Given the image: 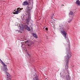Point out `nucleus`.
I'll use <instances>...</instances> for the list:
<instances>
[{"instance_id": "obj_12", "label": "nucleus", "mask_w": 80, "mask_h": 80, "mask_svg": "<svg viewBox=\"0 0 80 80\" xmlns=\"http://www.w3.org/2000/svg\"><path fill=\"white\" fill-rule=\"evenodd\" d=\"M76 3L77 5H80V1L79 0L77 1Z\"/></svg>"}, {"instance_id": "obj_10", "label": "nucleus", "mask_w": 80, "mask_h": 80, "mask_svg": "<svg viewBox=\"0 0 80 80\" xmlns=\"http://www.w3.org/2000/svg\"><path fill=\"white\" fill-rule=\"evenodd\" d=\"M32 35L34 38H38V36L35 33H32Z\"/></svg>"}, {"instance_id": "obj_22", "label": "nucleus", "mask_w": 80, "mask_h": 80, "mask_svg": "<svg viewBox=\"0 0 80 80\" xmlns=\"http://www.w3.org/2000/svg\"><path fill=\"white\" fill-rule=\"evenodd\" d=\"M45 27H44L43 28V30H45V29H45Z\"/></svg>"}, {"instance_id": "obj_23", "label": "nucleus", "mask_w": 80, "mask_h": 80, "mask_svg": "<svg viewBox=\"0 0 80 80\" xmlns=\"http://www.w3.org/2000/svg\"><path fill=\"white\" fill-rule=\"evenodd\" d=\"M61 6H64V5H63V4H62Z\"/></svg>"}, {"instance_id": "obj_5", "label": "nucleus", "mask_w": 80, "mask_h": 80, "mask_svg": "<svg viewBox=\"0 0 80 80\" xmlns=\"http://www.w3.org/2000/svg\"><path fill=\"white\" fill-rule=\"evenodd\" d=\"M61 33L62 34V35L64 36V37L65 38H66V40H67V37H66L67 35V33L64 31H61Z\"/></svg>"}, {"instance_id": "obj_2", "label": "nucleus", "mask_w": 80, "mask_h": 80, "mask_svg": "<svg viewBox=\"0 0 80 80\" xmlns=\"http://www.w3.org/2000/svg\"><path fill=\"white\" fill-rule=\"evenodd\" d=\"M30 3V1H25L22 3V5L26 6V5H28V10H30L31 9H32V5L31 4L29 5Z\"/></svg>"}, {"instance_id": "obj_14", "label": "nucleus", "mask_w": 80, "mask_h": 80, "mask_svg": "<svg viewBox=\"0 0 80 80\" xmlns=\"http://www.w3.org/2000/svg\"><path fill=\"white\" fill-rule=\"evenodd\" d=\"M69 14L72 15H73V12L72 11H70V13H69Z\"/></svg>"}, {"instance_id": "obj_21", "label": "nucleus", "mask_w": 80, "mask_h": 80, "mask_svg": "<svg viewBox=\"0 0 80 80\" xmlns=\"http://www.w3.org/2000/svg\"><path fill=\"white\" fill-rule=\"evenodd\" d=\"M51 23H53V22H52V21H51Z\"/></svg>"}, {"instance_id": "obj_13", "label": "nucleus", "mask_w": 80, "mask_h": 80, "mask_svg": "<svg viewBox=\"0 0 80 80\" xmlns=\"http://www.w3.org/2000/svg\"><path fill=\"white\" fill-rule=\"evenodd\" d=\"M69 43H70V42H69L68 40L67 41L66 43V45H69Z\"/></svg>"}, {"instance_id": "obj_24", "label": "nucleus", "mask_w": 80, "mask_h": 80, "mask_svg": "<svg viewBox=\"0 0 80 80\" xmlns=\"http://www.w3.org/2000/svg\"><path fill=\"white\" fill-rule=\"evenodd\" d=\"M23 20H24V19H22Z\"/></svg>"}, {"instance_id": "obj_17", "label": "nucleus", "mask_w": 80, "mask_h": 80, "mask_svg": "<svg viewBox=\"0 0 80 80\" xmlns=\"http://www.w3.org/2000/svg\"><path fill=\"white\" fill-rule=\"evenodd\" d=\"M18 9L19 10H23V8H18Z\"/></svg>"}, {"instance_id": "obj_20", "label": "nucleus", "mask_w": 80, "mask_h": 80, "mask_svg": "<svg viewBox=\"0 0 80 80\" xmlns=\"http://www.w3.org/2000/svg\"><path fill=\"white\" fill-rule=\"evenodd\" d=\"M26 12H27V13H28L29 12V11H27V12L26 11Z\"/></svg>"}, {"instance_id": "obj_15", "label": "nucleus", "mask_w": 80, "mask_h": 80, "mask_svg": "<svg viewBox=\"0 0 80 80\" xmlns=\"http://www.w3.org/2000/svg\"><path fill=\"white\" fill-rule=\"evenodd\" d=\"M19 28L20 29V30H22H22H23V29H24V28H23L22 27H21V26L19 25Z\"/></svg>"}, {"instance_id": "obj_19", "label": "nucleus", "mask_w": 80, "mask_h": 80, "mask_svg": "<svg viewBox=\"0 0 80 80\" xmlns=\"http://www.w3.org/2000/svg\"><path fill=\"white\" fill-rule=\"evenodd\" d=\"M27 53L28 55H29V56H30V55L28 53V52H27Z\"/></svg>"}, {"instance_id": "obj_8", "label": "nucleus", "mask_w": 80, "mask_h": 80, "mask_svg": "<svg viewBox=\"0 0 80 80\" xmlns=\"http://www.w3.org/2000/svg\"><path fill=\"white\" fill-rule=\"evenodd\" d=\"M12 79V77L10 74L7 75V80H11Z\"/></svg>"}, {"instance_id": "obj_7", "label": "nucleus", "mask_w": 80, "mask_h": 80, "mask_svg": "<svg viewBox=\"0 0 80 80\" xmlns=\"http://www.w3.org/2000/svg\"><path fill=\"white\" fill-rule=\"evenodd\" d=\"M24 27L25 29L28 30V31H30V28H29L28 26L27 25H25Z\"/></svg>"}, {"instance_id": "obj_6", "label": "nucleus", "mask_w": 80, "mask_h": 80, "mask_svg": "<svg viewBox=\"0 0 80 80\" xmlns=\"http://www.w3.org/2000/svg\"><path fill=\"white\" fill-rule=\"evenodd\" d=\"M33 80H39L38 77H37V74H35L34 76H33Z\"/></svg>"}, {"instance_id": "obj_18", "label": "nucleus", "mask_w": 80, "mask_h": 80, "mask_svg": "<svg viewBox=\"0 0 80 80\" xmlns=\"http://www.w3.org/2000/svg\"><path fill=\"white\" fill-rule=\"evenodd\" d=\"M45 30H47V31H48V28H45Z\"/></svg>"}, {"instance_id": "obj_16", "label": "nucleus", "mask_w": 80, "mask_h": 80, "mask_svg": "<svg viewBox=\"0 0 80 80\" xmlns=\"http://www.w3.org/2000/svg\"><path fill=\"white\" fill-rule=\"evenodd\" d=\"M54 15V14H53L52 15H51V18H52V19H53V17Z\"/></svg>"}, {"instance_id": "obj_3", "label": "nucleus", "mask_w": 80, "mask_h": 80, "mask_svg": "<svg viewBox=\"0 0 80 80\" xmlns=\"http://www.w3.org/2000/svg\"><path fill=\"white\" fill-rule=\"evenodd\" d=\"M25 42L26 44H28V46L30 47H31L32 45V44H33L32 42H30L28 41H25Z\"/></svg>"}, {"instance_id": "obj_9", "label": "nucleus", "mask_w": 80, "mask_h": 80, "mask_svg": "<svg viewBox=\"0 0 80 80\" xmlns=\"http://www.w3.org/2000/svg\"><path fill=\"white\" fill-rule=\"evenodd\" d=\"M18 10L20 11V10L18 9V8L17 9V10L15 11V12H14V14H18Z\"/></svg>"}, {"instance_id": "obj_4", "label": "nucleus", "mask_w": 80, "mask_h": 80, "mask_svg": "<svg viewBox=\"0 0 80 80\" xmlns=\"http://www.w3.org/2000/svg\"><path fill=\"white\" fill-rule=\"evenodd\" d=\"M3 65L4 66V68L2 69V70L4 72H7L8 71V69H7V65H6L5 63L3 64Z\"/></svg>"}, {"instance_id": "obj_1", "label": "nucleus", "mask_w": 80, "mask_h": 80, "mask_svg": "<svg viewBox=\"0 0 80 80\" xmlns=\"http://www.w3.org/2000/svg\"><path fill=\"white\" fill-rule=\"evenodd\" d=\"M71 57H72V55L70 53L67 54V55L65 57V62L66 63V65L65 66V69H67V68H68V62H69V61H70V59Z\"/></svg>"}, {"instance_id": "obj_11", "label": "nucleus", "mask_w": 80, "mask_h": 80, "mask_svg": "<svg viewBox=\"0 0 80 80\" xmlns=\"http://www.w3.org/2000/svg\"><path fill=\"white\" fill-rule=\"evenodd\" d=\"M72 18H70L69 19H68V23H70V22H71L72 21Z\"/></svg>"}]
</instances>
